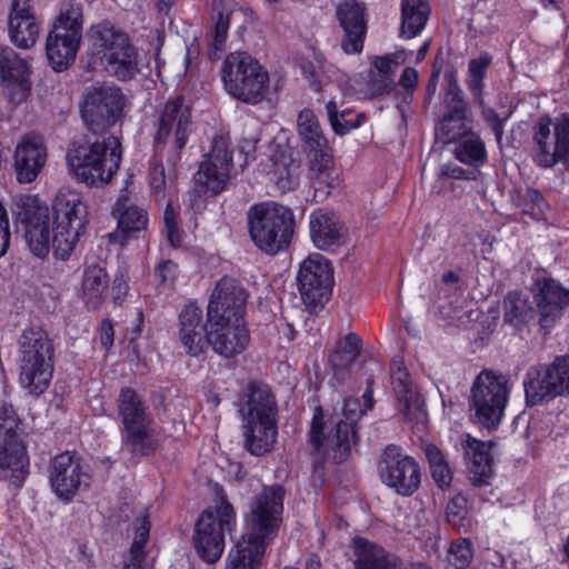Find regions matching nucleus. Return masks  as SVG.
Listing matches in <instances>:
<instances>
[{
    "label": "nucleus",
    "mask_w": 569,
    "mask_h": 569,
    "mask_svg": "<svg viewBox=\"0 0 569 569\" xmlns=\"http://www.w3.org/2000/svg\"><path fill=\"white\" fill-rule=\"evenodd\" d=\"M381 481L401 496H411L420 486L417 461L395 445L386 447L378 462Z\"/></svg>",
    "instance_id": "obj_18"
},
{
    "label": "nucleus",
    "mask_w": 569,
    "mask_h": 569,
    "mask_svg": "<svg viewBox=\"0 0 569 569\" xmlns=\"http://www.w3.org/2000/svg\"><path fill=\"white\" fill-rule=\"evenodd\" d=\"M425 455L437 485L442 489L449 487L452 481V472L440 449L432 443H428L425 447Z\"/></svg>",
    "instance_id": "obj_42"
},
{
    "label": "nucleus",
    "mask_w": 569,
    "mask_h": 569,
    "mask_svg": "<svg viewBox=\"0 0 569 569\" xmlns=\"http://www.w3.org/2000/svg\"><path fill=\"white\" fill-rule=\"evenodd\" d=\"M28 457L18 436L0 437V469L11 472L12 482L20 485L27 473Z\"/></svg>",
    "instance_id": "obj_32"
},
{
    "label": "nucleus",
    "mask_w": 569,
    "mask_h": 569,
    "mask_svg": "<svg viewBox=\"0 0 569 569\" xmlns=\"http://www.w3.org/2000/svg\"><path fill=\"white\" fill-rule=\"evenodd\" d=\"M548 377L555 383V396L569 392V357H559L550 366H546Z\"/></svg>",
    "instance_id": "obj_46"
},
{
    "label": "nucleus",
    "mask_w": 569,
    "mask_h": 569,
    "mask_svg": "<svg viewBox=\"0 0 569 569\" xmlns=\"http://www.w3.org/2000/svg\"><path fill=\"white\" fill-rule=\"evenodd\" d=\"M473 558L472 545L468 539L451 542L448 553V569H467Z\"/></svg>",
    "instance_id": "obj_45"
},
{
    "label": "nucleus",
    "mask_w": 569,
    "mask_h": 569,
    "mask_svg": "<svg viewBox=\"0 0 569 569\" xmlns=\"http://www.w3.org/2000/svg\"><path fill=\"white\" fill-rule=\"evenodd\" d=\"M19 420L11 405L0 406V437L18 436Z\"/></svg>",
    "instance_id": "obj_51"
},
{
    "label": "nucleus",
    "mask_w": 569,
    "mask_h": 569,
    "mask_svg": "<svg viewBox=\"0 0 569 569\" xmlns=\"http://www.w3.org/2000/svg\"><path fill=\"white\" fill-rule=\"evenodd\" d=\"M192 131L190 103L178 96L169 99L159 112L154 140L157 143L172 142L176 149H182Z\"/></svg>",
    "instance_id": "obj_21"
},
{
    "label": "nucleus",
    "mask_w": 569,
    "mask_h": 569,
    "mask_svg": "<svg viewBox=\"0 0 569 569\" xmlns=\"http://www.w3.org/2000/svg\"><path fill=\"white\" fill-rule=\"evenodd\" d=\"M19 382L32 396L42 395L50 386L54 368V346L40 327L22 330L18 339Z\"/></svg>",
    "instance_id": "obj_6"
},
{
    "label": "nucleus",
    "mask_w": 569,
    "mask_h": 569,
    "mask_svg": "<svg viewBox=\"0 0 569 569\" xmlns=\"http://www.w3.org/2000/svg\"><path fill=\"white\" fill-rule=\"evenodd\" d=\"M224 90L244 102L257 103L268 88V72L251 56L242 51L229 53L221 66Z\"/></svg>",
    "instance_id": "obj_12"
},
{
    "label": "nucleus",
    "mask_w": 569,
    "mask_h": 569,
    "mask_svg": "<svg viewBox=\"0 0 569 569\" xmlns=\"http://www.w3.org/2000/svg\"><path fill=\"white\" fill-rule=\"evenodd\" d=\"M156 274L164 286H172L178 277V266L172 260L160 262L156 269Z\"/></svg>",
    "instance_id": "obj_55"
},
{
    "label": "nucleus",
    "mask_w": 569,
    "mask_h": 569,
    "mask_svg": "<svg viewBox=\"0 0 569 569\" xmlns=\"http://www.w3.org/2000/svg\"><path fill=\"white\" fill-rule=\"evenodd\" d=\"M47 148L42 138L24 136L14 151V170L20 183H30L39 176L47 161Z\"/></svg>",
    "instance_id": "obj_25"
},
{
    "label": "nucleus",
    "mask_w": 569,
    "mask_h": 569,
    "mask_svg": "<svg viewBox=\"0 0 569 569\" xmlns=\"http://www.w3.org/2000/svg\"><path fill=\"white\" fill-rule=\"evenodd\" d=\"M179 340L190 357L203 353L209 343V326L203 325L202 310L196 303H188L179 315Z\"/></svg>",
    "instance_id": "obj_24"
},
{
    "label": "nucleus",
    "mask_w": 569,
    "mask_h": 569,
    "mask_svg": "<svg viewBox=\"0 0 569 569\" xmlns=\"http://www.w3.org/2000/svg\"><path fill=\"white\" fill-rule=\"evenodd\" d=\"M271 161L272 168L267 171L270 180L281 191L292 190L299 181V164L284 154Z\"/></svg>",
    "instance_id": "obj_40"
},
{
    "label": "nucleus",
    "mask_w": 569,
    "mask_h": 569,
    "mask_svg": "<svg viewBox=\"0 0 569 569\" xmlns=\"http://www.w3.org/2000/svg\"><path fill=\"white\" fill-rule=\"evenodd\" d=\"M430 11L427 0H401L400 38L418 37L427 26Z\"/></svg>",
    "instance_id": "obj_34"
},
{
    "label": "nucleus",
    "mask_w": 569,
    "mask_h": 569,
    "mask_svg": "<svg viewBox=\"0 0 569 569\" xmlns=\"http://www.w3.org/2000/svg\"><path fill=\"white\" fill-rule=\"evenodd\" d=\"M310 237L320 250H328L345 242L346 230L339 218L323 209L315 210L309 216Z\"/></svg>",
    "instance_id": "obj_29"
},
{
    "label": "nucleus",
    "mask_w": 569,
    "mask_h": 569,
    "mask_svg": "<svg viewBox=\"0 0 569 569\" xmlns=\"http://www.w3.org/2000/svg\"><path fill=\"white\" fill-rule=\"evenodd\" d=\"M569 306V290L553 280L537 282L530 293L509 292L503 302V320L515 328L537 322L541 329H552Z\"/></svg>",
    "instance_id": "obj_4"
},
{
    "label": "nucleus",
    "mask_w": 569,
    "mask_h": 569,
    "mask_svg": "<svg viewBox=\"0 0 569 569\" xmlns=\"http://www.w3.org/2000/svg\"><path fill=\"white\" fill-rule=\"evenodd\" d=\"M28 62L11 48L0 52V79L8 89H17L24 96L30 89Z\"/></svg>",
    "instance_id": "obj_31"
},
{
    "label": "nucleus",
    "mask_w": 569,
    "mask_h": 569,
    "mask_svg": "<svg viewBox=\"0 0 569 569\" xmlns=\"http://www.w3.org/2000/svg\"><path fill=\"white\" fill-rule=\"evenodd\" d=\"M463 451L467 468L473 485H488L492 477L491 442L481 441L468 433L461 435L456 445Z\"/></svg>",
    "instance_id": "obj_26"
},
{
    "label": "nucleus",
    "mask_w": 569,
    "mask_h": 569,
    "mask_svg": "<svg viewBox=\"0 0 569 569\" xmlns=\"http://www.w3.org/2000/svg\"><path fill=\"white\" fill-rule=\"evenodd\" d=\"M209 343L218 355L231 358L241 353L249 343V332L242 319H207Z\"/></svg>",
    "instance_id": "obj_22"
},
{
    "label": "nucleus",
    "mask_w": 569,
    "mask_h": 569,
    "mask_svg": "<svg viewBox=\"0 0 569 569\" xmlns=\"http://www.w3.org/2000/svg\"><path fill=\"white\" fill-rule=\"evenodd\" d=\"M467 86L479 104H483V78L468 74Z\"/></svg>",
    "instance_id": "obj_62"
},
{
    "label": "nucleus",
    "mask_w": 569,
    "mask_h": 569,
    "mask_svg": "<svg viewBox=\"0 0 569 569\" xmlns=\"http://www.w3.org/2000/svg\"><path fill=\"white\" fill-rule=\"evenodd\" d=\"M297 284L306 307L316 312L331 295L333 270L330 261L320 253L309 254L299 266Z\"/></svg>",
    "instance_id": "obj_17"
},
{
    "label": "nucleus",
    "mask_w": 569,
    "mask_h": 569,
    "mask_svg": "<svg viewBox=\"0 0 569 569\" xmlns=\"http://www.w3.org/2000/svg\"><path fill=\"white\" fill-rule=\"evenodd\" d=\"M248 293L234 279L222 278L214 287L207 308V319H242Z\"/></svg>",
    "instance_id": "obj_23"
},
{
    "label": "nucleus",
    "mask_w": 569,
    "mask_h": 569,
    "mask_svg": "<svg viewBox=\"0 0 569 569\" xmlns=\"http://www.w3.org/2000/svg\"><path fill=\"white\" fill-rule=\"evenodd\" d=\"M120 160L121 146L114 136L70 148L67 153L69 172L89 187L109 183L119 169Z\"/></svg>",
    "instance_id": "obj_7"
},
{
    "label": "nucleus",
    "mask_w": 569,
    "mask_h": 569,
    "mask_svg": "<svg viewBox=\"0 0 569 569\" xmlns=\"http://www.w3.org/2000/svg\"><path fill=\"white\" fill-rule=\"evenodd\" d=\"M18 20H21L24 24L27 23L26 28H30L29 32L32 31L33 27L29 21L37 20V18L33 12L31 0H12L8 21H11L12 29L16 31L19 27Z\"/></svg>",
    "instance_id": "obj_49"
},
{
    "label": "nucleus",
    "mask_w": 569,
    "mask_h": 569,
    "mask_svg": "<svg viewBox=\"0 0 569 569\" xmlns=\"http://www.w3.org/2000/svg\"><path fill=\"white\" fill-rule=\"evenodd\" d=\"M297 132L302 141L305 151L318 150L326 148L328 141L322 132L319 120L315 112L309 109H302L297 117Z\"/></svg>",
    "instance_id": "obj_39"
},
{
    "label": "nucleus",
    "mask_w": 569,
    "mask_h": 569,
    "mask_svg": "<svg viewBox=\"0 0 569 569\" xmlns=\"http://www.w3.org/2000/svg\"><path fill=\"white\" fill-rule=\"evenodd\" d=\"M150 187L156 193L160 194L167 186V176L162 163H154L149 174Z\"/></svg>",
    "instance_id": "obj_58"
},
{
    "label": "nucleus",
    "mask_w": 569,
    "mask_h": 569,
    "mask_svg": "<svg viewBox=\"0 0 569 569\" xmlns=\"http://www.w3.org/2000/svg\"><path fill=\"white\" fill-rule=\"evenodd\" d=\"M118 232L124 237L147 229L149 216L146 209L136 204L127 194H121L113 208Z\"/></svg>",
    "instance_id": "obj_33"
},
{
    "label": "nucleus",
    "mask_w": 569,
    "mask_h": 569,
    "mask_svg": "<svg viewBox=\"0 0 569 569\" xmlns=\"http://www.w3.org/2000/svg\"><path fill=\"white\" fill-rule=\"evenodd\" d=\"M471 111L467 104L451 106L440 122L439 134L445 143L456 142L471 132Z\"/></svg>",
    "instance_id": "obj_35"
},
{
    "label": "nucleus",
    "mask_w": 569,
    "mask_h": 569,
    "mask_svg": "<svg viewBox=\"0 0 569 569\" xmlns=\"http://www.w3.org/2000/svg\"><path fill=\"white\" fill-rule=\"evenodd\" d=\"M368 88L372 96H380L390 92L395 88V81L389 76H378L377 72L372 71Z\"/></svg>",
    "instance_id": "obj_53"
},
{
    "label": "nucleus",
    "mask_w": 569,
    "mask_h": 569,
    "mask_svg": "<svg viewBox=\"0 0 569 569\" xmlns=\"http://www.w3.org/2000/svg\"><path fill=\"white\" fill-rule=\"evenodd\" d=\"M82 6L76 1L61 6L46 43L47 57L54 71L67 69L76 60L82 39Z\"/></svg>",
    "instance_id": "obj_11"
},
{
    "label": "nucleus",
    "mask_w": 569,
    "mask_h": 569,
    "mask_svg": "<svg viewBox=\"0 0 569 569\" xmlns=\"http://www.w3.org/2000/svg\"><path fill=\"white\" fill-rule=\"evenodd\" d=\"M361 340L356 333L347 335L336 347L330 357L335 371L347 369L357 359L360 352Z\"/></svg>",
    "instance_id": "obj_41"
},
{
    "label": "nucleus",
    "mask_w": 569,
    "mask_h": 569,
    "mask_svg": "<svg viewBox=\"0 0 569 569\" xmlns=\"http://www.w3.org/2000/svg\"><path fill=\"white\" fill-rule=\"evenodd\" d=\"M491 63V57L487 53L481 54L480 57L470 60L468 74L485 78L486 70Z\"/></svg>",
    "instance_id": "obj_61"
},
{
    "label": "nucleus",
    "mask_w": 569,
    "mask_h": 569,
    "mask_svg": "<svg viewBox=\"0 0 569 569\" xmlns=\"http://www.w3.org/2000/svg\"><path fill=\"white\" fill-rule=\"evenodd\" d=\"M309 157V174L315 183L323 184L328 188L339 186V177L335 169L333 157L329 146L318 150L306 151Z\"/></svg>",
    "instance_id": "obj_36"
},
{
    "label": "nucleus",
    "mask_w": 569,
    "mask_h": 569,
    "mask_svg": "<svg viewBox=\"0 0 569 569\" xmlns=\"http://www.w3.org/2000/svg\"><path fill=\"white\" fill-rule=\"evenodd\" d=\"M231 167L232 152L229 150V140L223 136L214 137L211 151L194 174L196 190L212 196L221 192L229 180Z\"/></svg>",
    "instance_id": "obj_20"
},
{
    "label": "nucleus",
    "mask_w": 569,
    "mask_h": 569,
    "mask_svg": "<svg viewBox=\"0 0 569 569\" xmlns=\"http://www.w3.org/2000/svg\"><path fill=\"white\" fill-rule=\"evenodd\" d=\"M284 490L271 486L254 498L249 517L250 531L229 551L227 566L234 569H258L266 547L274 538L283 511Z\"/></svg>",
    "instance_id": "obj_2"
},
{
    "label": "nucleus",
    "mask_w": 569,
    "mask_h": 569,
    "mask_svg": "<svg viewBox=\"0 0 569 569\" xmlns=\"http://www.w3.org/2000/svg\"><path fill=\"white\" fill-rule=\"evenodd\" d=\"M407 54L405 51H398L390 56L376 57L373 59L375 72L378 76H389L393 78L398 67L406 61Z\"/></svg>",
    "instance_id": "obj_50"
},
{
    "label": "nucleus",
    "mask_w": 569,
    "mask_h": 569,
    "mask_svg": "<svg viewBox=\"0 0 569 569\" xmlns=\"http://www.w3.org/2000/svg\"><path fill=\"white\" fill-rule=\"evenodd\" d=\"M89 39L110 76L128 81L139 73L138 51L124 32L109 23H99L90 29Z\"/></svg>",
    "instance_id": "obj_10"
},
{
    "label": "nucleus",
    "mask_w": 569,
    "mask_h": 569,
    "mask_svg": "<svg viewBox=\"0 0 569 569\" xmlns=\"http://www.w3.org/2000/svg\"><path fill=\"white\" fill-rule=\"evenodd\" d=\"M122 422V443L134 456H149L156 451L158 436L154 421L143 397L130 387L120 390L117 400Z\"/></svg>",
    "instance_id": "obj_8"
},
{
    "label": "nucleus",
    "mask_w": 569,
    "mask_h": 569,
    "mask_svg": "<svg viewBox=\"0 0 569 569\" xmlns=\"http://www.w3.org/2000/svg\"><path fill=\"white\" fill-rule=\"evenodd\" d=\"M230 11L219 12L213 28V41L209 49L211 59H218L220 53L224 50V44L228 37V29L230 26Z\"/></svg>",
    "instance_id": "obj_48"
},
{
    "label": "nucleus",
    "mask_w": 569,
    "mask_h": 569,
    "mask_svg": "<svg viewBox=\"0 0 569 569\" xmlns=\"http://www.w3.org/2000/svg\"><path fill=\"white\" fill-rule=\"evenodd\" d=\"M356 569H401L397 557L389 555L382 547L363 538L353 539ZM406 569H431L425 563H412Z\"/></svg>",
    "instance_id": "obj_30"
},
{
    "label": "nucleus",
    "mask_w": 569,
    "mask_h": 569,
    "mask_svg": "<svg viewBox=\"0 0 569 569\" xmlns=\"http://www.w3.org/2000/svg\"><path fill=\"white\" fill-rule=\"evenodd\" d=\"M337 17L345 30L341 43L343 51L346 53L361 52L367 29L365 9L353 0H347L339 6Z\"/></svg>",
    "instance_id": "obj_28"
},
{
    "label": "nucleus",
    "mask_w": 569,
    "mask_h": 569,
    "mask_svg": "<svg viewBox=\"0 0 569 569\" xmlns=\"http://www.w3.org/2000/svg\"><path fill=\"white\" fill-rule=\"evenodd\" d=\"M525 199L527 202L531 203V207L527 209V212L533 218L540 219L547 209V202L542 194L538 190L528 189Z\"/></svg>",
    "instance_id": "obj_54"
},
{
    "label": "nucleus",
    "mask_w": 569,
    "mask_h": 569,
    "mask_svg": "<svg viewBox=\"0 0 569 569\" xmlns=\"http://www.w3.org/2000/svg\"><path fill=\"white\" fill-rule=\"evenodd\" d=\"M17 216L26 228V240L34 256L44 258L52 249L56 258L64 260L73 251L88 223V210L79 193L61 190L53 201L52 228L48 207L34 197L17 202Z\"/></svg>",
    "instance_id": "obj_1"
},
{
    "label": "nucleus",
    "mask_w": 569,
    "mask_h": 569,
    "mask_svg": "<svg viewBox=\"0 0 569 569\" xmlns=\"http://www.w3.org/2000/svg\"><path fill=\"white\" fill-rule=\"evenodd\" d=\"M470 410L476 423L496 429L505 415L510 386L506 376L492 370H482L471 387Z\"/></svg>",
    "instance_id": "obj_13"
},
{
    "label": "nucleus",
    "mask_w": 569,
    "mask_h": 569,
    "mask_svg": "<svg viewBox=\"0 0 569 569\" xmlns=\"http://www.w3.org/2000/svg\"><path fill=\"white\" fill-rule=\"evenodd\" d=\"M244 448L253 456L269 452L278 435V405L269 386L250 382L239 399Z\"/></svg>",
    "instance_id": "obj_5"
},
{
    "label": "nucleus",
    "mask_w": 569,
    "mask_h": 569,
    "mask_svg": "<svg viewBox=\"0 0 569 569\" xmlns=\"http://www.w3.org/2000/svg\"><path fill=\"white\" fill-rule=\"evenodd\" d=\"M149 532L150 522L148 520V517L144 515L140 519V525L136 530V535L130 547V549L133 550V552H143L144 545L147 543L149 538Z\"/></svg>",
    "instance_id": "obj_57"
},
{
    "label": "nucleus",
    "mask_w": 569,
    "mask_h": 569,
    "mask_svg": "<svg viewBox=\"0 0 569 569\" xmlns=\"http://www.w3.org/2000/svg\"><path fill=\"white\" fill-rule=\"evenodd\" d=\"M19 27L17 29V32L14 29H12L11 21H8V31L11 42L20 48V49H29L33 47L38 40L40 26L37 20H30L29 22L32 24V31L29 32L27 23H22L21 20H18Z\"/></svg>",
    "instance_id": "obj_47"
},
{
    "label": "nucleus",
    "mask_w": 569,
    "mask_h": 569,
    "mask_svg": "<svg viewBox=\"0 0 569 569\" xmlns=\"http://www.w3.org/2000/svg\"><path fill=\"white\" fill-rule=\"evenodd\" d=\"M399 83L407 90L413 89L418 83L417 70L411 67L406 68L400 76Z\"/></svg>",
    "instance_id": "obj_63"
},
{
    "label": "nucleus",
    "mask_w": 569,
    "mask_h": 569,
    "mask_svg": "<svg viewBox=\"0 0 569 569\" xmlns=\"http://www.w3.org/2000/svg\"><path fill=\"white\" fill-rule=\"evenodd\" d=\"M89 475L81 457L73 451L57 455L50 465L49 481L52 492L64 502L89 487Z\"/></svg>",
    "instance_id": "obj_19"
},
{
    "label": "nucleus",
    "mask_w": 569,
    "mask_h": 569,
    "mask_svg": "<svg viewBox=\"0 0 569 569\" xmlns=\"http://www.w3.org/2000/svg\"><path fill=\"white\" fill-rule=\"evenodd\" d=\"M326 111L333 132L339 136H343L358 128L363 120L362 114L358 116L357 121L349 119V111L340 110L336 100H329L326 103Z\"/></svg>",
    "instance_id": "obj_44"
},
{
    "label": "nucleus",
    "mask_w": 569,
    "mask_h": 569,
    "mask_svg": "<svg viewBox=\"0 0 569 569\" xmlns=\"http://www.w3.org/2000/svg\"><path fill=\"white\" fill-rule=\"evenodd\" d=\"M164 232L167 239L172 248H178L181 244V234L178 229L177 216L171 206H168L163 214Z\"/></svg>",
    "instance_id": "obj_52"
},
{
    "label": "nucleus",
    "mask_w": 569,
    "mask_h": 569,
    "mask_svg": "<svg viewBox=\"0 0 569 569\" xmlns=\"http://www.w3.org/2000/svg\"><path fill=\"white\" fill-rule=\"evenodd\" d=\"M11 232L8 212L0 202V258L3 257L10 246Z\"/></svg>",
    "instance_id": "obj_56"
},
{
    "label": "nucleus",
    "mask_w": 569,
    "mask_h": 569,
    "mask_svg": "<svg viewBox=\"0 0 569 569\" xmlns=\"http://www.w3.org/2000/svg\"><path fill=\"white\" fill-rule=\"evenodd\" d=\"M109 278L100 266H89L82 278L81 296L89 309L98 308L106 298Z\"/></svg>",
    "instance_id": "obj_38"
},
{
    "label": "nucleus",
    "mask_w": 569,
    "mask_h": 569,
    "mask_svg": "<svg viewBox=\"0 0 569 569\" xmlns=\"http://www.w3.org/2000/svg\"><path fill=\"white\" fill-rule=\"evenodd\" d=\"M365 405L358 398H348L343 402V419L328 425L323 420L321 408H316L309 430V441L313 451L322 459L336 463L345 461L350 453L351 446L357 441L356 422L373 407L371 382L362 396Z\"/></svg>",
    "instance_id": "obj_3"
},
{
    "label": "nucleus",
    "mask_w": 569,
    "mask_h": 569,
    "mask_svg": "<svg viewBox=\"0 0 569 569\" xmlns=\"http://www.w3.org/2000/svg\"><path fill=\"white\" fill-rule=\"evenodd\" d=\"M455 157L462 163L480 166L487 159V150L479 136H471L456 147Z\"/></svg>",
    "instance_id": "obj_43"
},
{
    "label": "nucleus",
    "mask_w": 569,
    "mask_h": 569,
    "mask_svg": "<svg viewBox=\"0 0 569 569\" xmlns=\"http://www.w3.org/2000/svg\"><path fill=\"white\" fill-rule=\"evenodd\" d=\"M143 558V552H133V550L130 549L123 569H144L142 566Z\"/></svg>",
    "instance_id": "obj_64"
},
{
    "label": "nucleus",
    "mask_w": 569,
    "mask_h": 569,
    "mask_svg": "<svg viewBox=\"0 0 569 569\" xmlns=\"http://www.w3.org/2000/svg\"><path fill=\"white\" fill-rule=\"evenodd\" d=\"M466 510L467 499L461 495L453 497L447 506L449 521L455 525V518L462 519L467 512Z\"/></svg>",
    "instance_id": "obj_59"
},
{
    "label": "nucleus",
    "mask_w": 569,
    "mask_h": 569,
    "mask_svg": "<svg viewBox=\"0 0 569 569\" xmlns=\"http://www.w3.org/2000/svg\"><path fill=\"white\" fill-rule=\"evenodd\" d=\"M526 400L530 406L549 401L555 396V383L548 377L546 367H531L523 379Z\"/></svg>",
    "instance_id": "obj_37"
},
{
    "label": "nucleus",
    "mask_w": 569,
    "mask_h": 569,
    "mask_svg": "<svg viewBox=\"0 0 569 569\" xmlns=\"http://www.w3.org/2000/svg\"><path fill=\"white\" fill-rule=\"evenodd\" d=\"M293 223L292 211L273 201L254 204L248 211L251 240L268 254H277L289 246Z\"/></svg>",
    "instance_id": "obj_9"
},
{
    "label": "nucleus",
    "mask_w": 569,
    "mask_h": 569,
    "mask_svg": "<svg viewBox=\"0 0 569 569\" xmlns=\"http://www.w3.org/2000/svg\"><path fill=\"white\" fill-rule=\"evenodd\" d=\"M531 156L541 168H552L561 161L569 168V114L537 120L532 127Z\"/></svg>",
    "instance_id": "obj_15"
},
{
    "label": "nucleus",
    "mask_w": 569,
    "mask_h": 569,
    "mask_svg": "<svg viewBox=\"0 0 569 569\" xmlns=\"http://www.w3.org/2000/svg\"><path fill=\"white\" fill-rule=\"evenodd\" d=\"M485 121L492 129L498 142L501 141L503 134L505 119H501L493 109L487 108L482 111Z\"/></svg>",
    "instance_id": "obj_60"
},
{
    "label": "nucleus",
    "mask_w": 569,
    "mask_h": 569,
    "mask_svg": "<svg viewBox=\"0 0 569 569\" xmlns=\"http://www.w3.org/2000/svg\"><path fill=\"white\" fill-rule=\"evenodd\" d=\"M127 98L116 86L87 89L81 104L83 121L93 133H100L116 124L124 114Z\"/></svg>",
    "instance_id": "obj_16"
},
{
    "label": "nucleus",
    "mask_w": 569,
    "mask_h": 569,
    "mask_svg": "<svg viewBox=\"0 0 569 569\" xmlns=\"http://www.w3.org/2000/svg\"><path fill=\"white\" fill-rule=\"evenodd\" d=\"M236 528L233 507L221 500L216 507L206 509L194 525L193 547L199 557L213 563L224 550L226 532Z\"/></svg>",
    "instance_id": "obj_14"
},
{
    "label": "nucleus",
    "mask_w": 569,
    "mask_h": 569,
    "mask_svg": "<svg viewBox=\"0 0 569 569\" xmlns=\"http://www.w3.org/2000/svg\"><path fill=\"white\" fill-rule=\"evenodd\" d=\"M390 375L403 417L407 420H420L425 416L423 400L412 389L409 372L401 359H393L391 361Z\"/></svg>",
    "instance_id": "obj_27"
}]
</instances>
